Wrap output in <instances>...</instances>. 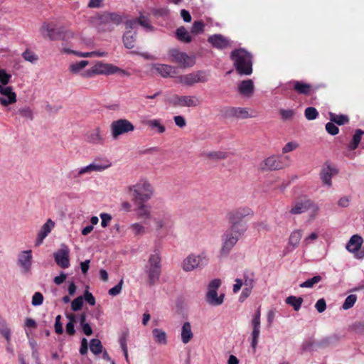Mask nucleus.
<instances>
[{
  "label": "nucleus",
  "instance_id": "nucleus-1",
  "mask_svg": "<svg viewBox=\"0 0 364 364\" xmlns=\"http://www.w3.org/2000/svg\"><path fill=\"white\" fill-rule=\"evenodd\" d=\"M236 71L241 75L252 73V55L244 48L233 50L230 55Z\"/></svg>",
  "mask_w": 364,
  "mask_h": 364
},
{
  "label": "nucleus",
  "instance_id": "nucleus-2",
  "mask_svg": "<svg viewBox=\"0 0 364 364\" xmlns=\"http://www.w3.org/2000/svg\"><path fill=\"white\" fill-rule=\"evenodd\" d=\"M245 232V228L243 225H230L222 235L220 255L223 256L228 255Z\"/></svg>",
  "mask_w": 364,
  "mask_h": 364
},
{
  "label": "nucleus",
  "instance_id": "nucleus-3",
  "mask_svg": "<svg viewBox=\"0 0 364 364\" xmlns=\"http://www.w3.org/2000/svg\"><path fill=\"white\" fill-rule=\"evenodd\" d=\"M161 257L159 252L151 253L144 267V272L147 277V283L150 286L155 285L161 274Z\"/></svg>",
  "mask_w": 364,
  "mask_h": 364
},
{
  "label": "nucleus",
  "instance_id": "nucleus-4",
  "mask_svg": "<svg viewBox=\"0 0 364 364\" xmlns=\"http://www.w3.org/2000/svg\"><path fill=\"white\" fill-rule=\"evenodd\" d=\"M255 285V274L250 271H245L243 272L240 278H236L235 279V284L232 287V291L235 294L237 293L241 289L242 287H244L239 297V301L243 302L250 296Z\"/></svg>",
  "mask_w": 364,
  "mask_h": 364
},
{
  "label": "nucleus",
  "instance_id": "nucleus-5",
  "mask_svg": "<svg viewBox=\"0 0 364 364\" xmlns=\"http://www.w3.org/2000/svg\"><path fill=\"white\" fill-rule=\"evenodd\" d=\"M157 236L163 237L171 232L174 226L171 214L166 210L159 211L151 217Z\"/></svg>",
  "mask_w": 364,
  "mask_h": 364
},
{
  "label": "nucleus",
  "instance_id": "nucleus-6",
  "mask_svg": "<svg viewBox=\"0 0 364 364\" xmlns=\"http://www.w3.org/2000/svg\"><path fill=\"white\" fill-rule=\"evenodd\" d=\"M208 262L209 257L205 252L198 254L191 253L182 261L181 268L185 272H190L203 269Z\"/></svg>",
  "mask_w": 364,
  "mask_h": 364
},
{
  "label": "nucleus",
  "instance_id": "nucleus-7",
  "mask_svg": "<svg viewBox=\"0 0 364 364\" xmlns=\"http://www.w3.org/2000/svg\"><path fill=\"white\" fill-rule=\"evenodd\" d=\"M130 194L141 202L147 201L153 195V187L146 179L139 180L135 185L127 188Z\"/></svg>",
  "mask_w": 364,
  "mask_h": 364
},
{
  "label": "nucleus",
  "instance_id": "nucleus-8",
  "mask_svg": "<svg viewBox=\"0 0 364 364\" xmlns=\"http://www.w3.org/2000/svg\"><path fill=\"white\" fill-rule=\"evenodd\" d=\"M290 165L289 156H270L264 159L259 164V168L263 171H273L282 169Z\"/></svg>",
  "mask_w": 364,
  "mask_h": 364
},
{
  "label": "nucleus",
  "instance_id": "nucleus-9",
  "mask_svg": "<svg viewBox=\"0 0 364 364\" xmlns=\"http://www.w3.org/2000/svg\"><path fill=\"white\" fill-rule=\"evenodd\" d=\"M221 285L220 279H214L208 285V290L205 295L206 301L211 306H220L224 301V294L218 295V289Z\"/></svg>",
  "mask_w": 364,
  "mask_h": 364
},
{
  "label": "nucleus",
  "instance_id": "nucleus-10",
  "mask_svg": "<svg viewBox=\"0 0 364 364\" xmlns=\"http://www.w3.org/2000/svg\"><path fill=\"white\" fill-rule=\"evenodd\" d=\"M134 130V125L127 119H119L113 121L110 124V134L113 140H117L120 136Z\"/></svg>",
  "mask_w": 364,
  "mask_h": 364
},
{
  "label": "nucleus",
  "instance_id": "nucleus-11",
  "mask_svg": "<svg viewBox=\"0 0 364 364\" xmlns=\"http://www.w3.org/2000/svg\"><path fill=\"white\" fill-rule=\"evenodd\" d=\"M171 60L178 65L181 68H191L196 64V57L188 55L177 48H171L168 51Z\"/></svg>",
  "mask_w": 364,
  "mask_h": 364
},
{
  "label": "nucleus",
  "instance_id": "nucleus-12",
  "mask_svg": "<svg viewBox=\"0 0 364 364\" xmlns=\"http://www.w3.org/2000/svg\"><path fill=\"white\" fill-rule=\"evenodd\" d=\"M253 215V211L248 207H240L230 211L228 215V220L230 225H243L245 228V230H247V225L246 223L242 222V219L246 217Z\"/></svg>",
  "mask_w": 364,
  "mask_h": 364
},
{
  "label": "nucleus",
  "instance_id": "nucleus-13",
  "mask_svg": "<svg viewBox=\"0 0 364 364\" xmlns=\"http://www.w3.org/2000/svg\"><path fill=\"white\" fill-rule=\"evenodd\" d=\"M41 32L43 37L50 40L68 38V35L65 32L63 28L58 26V24H43L41 28Z\"/></svg>",
  "mask_w": 364,
  "mask_h": 364
},
{
  "label": "nucleus",
  "instance_id": "nucleus-14",
  "mask_svg": "<svg viewBox=\"0 0 364 364\" xmlns=\"http://www.w3.org/2000/svg\"><path fill=\"white\" fill-rule=\"evenodd\" d=\"M33 255L31 250L19 252L17 257V265L22 274L28 276L31 274Z\"/></svg>",
  "mask_w": 364,
  "mask_h": 364
},
{
  "label": "nucleus",
  "instance_id": "nucleus-15",
  "mask_svg": "<svg viewBox=\"0 0 364 364\" xmlns=\"http://www.w3.org/2000/svg\"><path fill=\"white\" fill-rule=\"evenodd\" d=\"M208 80V76L204 71H196L178 77V82L186 85L193 86L196 83L205 82Z\"/></svg>",
  "mask_w": 364,
  "mask_h": 364
},
{
  "label": "nucleus",
  "instance_id": "nucleus-16",
  "mask_svg": "<svg viewBox=\"0 0 364 364\" xmlns=\"http://www.w3.org/2000/svg\"><path fill=\"white\" fill-rule=\"evenodd\" d=\"M0 104L3 107L13 105L17 101V96L11 86L0 85Z\"/></svg>",
  "mask_w": 364,
  "mask_h": 364
},
{
  "label": "nucleus",
  "instance_id": "nucleus-17",
  "mask_svg": "<svg viewBox=\"0 0 364 364\" xmlns=\"http://www.w3.org/2000/svg\"><path fill=\"white\" fill-rule=\"evenodd\" d=\"M173 103L180 107H196L201 105V100L195 95H176L173 98Z\"/></svg>",
  "mask_w": 364,
  "mask_h": 364
},
{
  "label": "nucleus",
  "instance_id": "nucleus-18",
  "mask_svg": "<svg viewBox=\"0 0 364 364\" xmlns=\"http://www.w3.org/2000/svg\"><path fill=\"white\" fill-rule=\"evenodd\" d=\"M85 141L92 145H104L105 137L100 127H95L89 130L85 134Z\"/></svg>",
  "mask_w": 364,
  "mask_h": 364
},
{
  "label": "nucleus",
  "instance_id": "nucleus-19",
  "mask_svg": "<svg viewBox=\"0 0 364 364\" xmlns=\"http://www.w3.org/2000/svg\"><path fill=\"white\" fill-rule=\"evenodd\" d=\"M137 31H139L137 24H126L123 43L127 48L131 49L134 47Z\"/></svg>",
  "mask_w": 364,
  "mask_h": 364
},
{
  "label": "nucleus",
  "instance_id": "nucleus-20",
  "mask_svg": "<svg viewBox=\"0 0 364 364\" xmlns=\"http://www.w3.org/2000/svg\"><path fill=\"white\" fill-rule=\"evenodd\" d=\"M70 250L67 245L63 244L60 248L54 252L53 256L56 264L62 268H68L70 265Z\"/></svg>",
  "mask_w": 364,
  "mask_h": 364
},
{
  "label": "nucleus",
  "instance_id": "nucleus-21",
  "mask_svg": "<svg viewBox=\"0 0 364 364\" xmlns=\"http://www.w3.org/2000/svg\"><path fill=\"white\" fill-rule=\"evenodd\" d=\"M208 41L214 48L219 50H223L233 46L232 41L220 34H214L210 36L208 38Z\"/></svg>",
  "mask_w": 364,
  "mask_h": 364
},
{
  "label": "nucleus",
  "instance_id": "nucleus-22",
  "mask_svg": "<svg viewBox=\"0 0 364 364\" xmlns=\"http://www.w3.org/2000/svg\"><path fill=\"white\" fill-rule=\"evenodd\" d=\"M96 75H112L118 72L124 73V71L122 70L119 68L109 63H104L102 62H97L93 66Z\"/></svg>",
  "mask_w": 364,
  "mask_h": 364
},
{
  "label": "nucleus",
  "instance_id": "nucleus-23",
  "mask_svg": "<svg viewBox=\"0 0 364 364\" xmlns=\"http://www.w3.org/2000/svg\"><path fill=\"white\" fill-rule=\"evenodd\" d=\"M101 20L104 23H132L124 13L105 12L101 16Z\"/></svg>",
  "mask_w": 364,
  "mask_h": 364
},
{
  "label": "nucleus",
  "instance_id": "nucleus-24",
  "mask_svg": "<svg viewBox=\"0 0 364 364\" xmlns=\"http://www.w3.org/2000/svg\"><path fill=\"white\" fill-rule=\"evenodd\" d=\"M363 243V239L359 235H353L351 236L348 242L346 245V250L354 255L355 258L356 259V255H358L361 251H360L362 245Z\"/></svg>",
  "mask_w": 364,
  "mask_h": 364
},
{
  "label": "nucleus",
  "instance_id": "nucleus-25",
  "mask_svg": "<svg viewBox=\"0 0 364 364\" xmlns=\"http://www.w3.org/2000/svg\"><path fill=\"white\" fill-rule=\"evenodd\" d=\"M54 227L55 223L51 219H48L37 234L35 245L40 246L43 244L44 239L50 234Z\"/></svg>",
  "mask_w": 364,
  "mask_h": 364
},
{
  "label": "nucleus",
  "instance_id": "nucleus-26",
  "mask_svg": "<svg viewBox=\"0 0 364 364\" xmlns=\"http://www.w3.org/2000/svg\"><path fill=\"white\" fill-rule=\"evenodd\" d=\"M302 237V231L296 229L293 230L289 237L288 246L284 250V254L287 255L289 252L295 250L299 245L301 239Z\"/></svg>",
  "mask_w": 364,
  "mask_h": 364
},
{
  "label": "nucleus",
  "instance_id": "nucleus-27",
  "mask_svg": "<svg viewBox=\"0 0 364 364\" xmlns=\"http://www.w3.org/2000/svg\"><path fill=\"white\" fill-rule=\"evenodd\" d=\"M142 123L151 131L158 134H162L166 132V127L163 123V120L161 119H144Z\"/></svg>",
  "mask_w": 364,
  "mask_h": 364
},
{
  "label": "nucleus",
  "instance_id": "nucleus-28",
  "mask_svg": "<svg viewBox=\"0 0 364 364\" xmlns=\"http://www.w3.org/2000/svg\"><path fill=\"white\" fill-rule=\"evenodd\" d=\"M238 92L245 97H250L255 92V85L252 80H245L239 82L237 85Z\"/></svg>",
  "mask_w": 364,
  "mask_h": 364
},
{
  "label": "nucleus",
  "instance_id": "nucleus-29",
  "mask_svg": "<svg viewBox=\"0 0 364 364\" xmlns=\"http://www.w3.org/2000/svg\"><path fill=\"white\" fill-rule=\"evenodd\" d=\"M152 69L163 77H174L176 73L173 66L166 64H154Z\"/></svg>",
  "mask_w": 364,
  "mask_h": 364
},
{
  "label": "nucleus",
  "instance_id": "nucleus-30",
  "mask_svg": "<svg viewBox=\"0 0 364 364\" xmlns=\"http://www.w3.org/2000/svg\"><path fill=\"white\" fill-rule=\"evenodd\" d=\"M226 115L228 117L240 119H247L252 117V115L250 114L249 109L243 107H230L228 109Z\"/></svg>",
  "mask_w": 364,
  "mask_h": 364
},
{
  "label": "nucleus",
  "instance_id": "nucleus-31",
  "mask_svg": "<svg viewBox=\"0 0 364 364\" xmlns=\"http://www.w3.org/2000/svg\"><path fill=\"white\" fill-rule=\"evenodd\" d=\"M94 172H101L109 168L112 163L106 158H99L90 163Z\"/></svg>",
  "mask_w": 364,
  "mask_h": 364
},
{
  "label": "nucleus",
  "instance_id": "nucleus-32",
  "mask_svg": "<svg viewBox=\"0 0 364 364\" xmlns=\"http://www.w3.org/2000/svg\"><path fill=\"white\" fill-rule=\"evenodd\" d=\"M181 341L184 344L189 343L193 338V333L192 332L191 325L190 322H185L181 327Z\"/></svg>",
  "mask_w": 364,
  "mask_h": 364
},
{
  "label": "nucleus",
  "instance_id": "nucleus-33",
  "mask_svg": "<svg viewBox=\"0 0 364 364\" xmlns=\"http://www.w3.org/2000/svg\"><path fill=\"white\" fill-rule=\"evenodd\" d=\"M132 234L136 237H141L146 234L147 228L140 223H134L129 226Z\"/></svg>",
  "mask_w": 364,
  "mask_h": 364
},
{
  "label": "nucleus",
  "instance_id": "nucleus-34",
  "mask_svg": "<svg viewBox=\"0 0 364 364\" xmlns=\"http://www.w3.org/2000/svg\"><path fill=\"white\" fill-rule=\"evenodd\" d=\"M151 333L156 343L162 346L167 344V336L164 331L161 328H154Z\"/></svg>",
  "mask_w": 364,
  "mask_h": 364
},
{
  "label": "nucleus",
  "instance_id": "nucleus-35",
  "mask_svg": "<svg viewBox=\"0 0 364 364\" xmlns=\"http://www.w3.org/2000/svg\"><path fill=\"white\" fill-rule=\"evenodd\" d=\"M333 175V169L330 166H327L322 169L320 173L321 179L323 183L328 186L331 187L332 185L331 178Z\"/></svg>",
  "mask_w": 364,
  "mask_h": 364
},
{
  "label": "nucleus",
  "instance_id": "nucleus-36",
  "mask_svg": "<svg viewBox=\"0 0 364 364\" xmlns=\"http://www.w3.org/2000/svg\"><path fill=\"white\" fill-rule=\"evenodd\" d=\"M88 65L87 60L72 63L68 66V71L73 75L81 74L84 68Z\"/></svg>",
  "mask_w": 364,
  "mask_h": 364
},
{
  "label": "nucleus",
  "instance_id": "nucleus-37",
  "mask_svg": "<svg viewBox=\"0 0 364 364\" xmlns=\"http://www.w3.org/2000/svg\"><path fill=\"white\" fill-rule=\"evenodd\" d=\"M176 35L181 42L188 43L192 41L191 33H189L183 26H181L176 30Z\"/></svg>",
  "mask_w": 364,
  "mask_h": 364
},
{
  "label": "nucleus",
  "instance_id": "nucleus-38",
  "mask_svg": "<svg viewBox=\"0 0 364 364\" xmlns=\"http://www.w3.org/2000/svg\"><path fill=\"white\" fill-rule=\"evenodd\" d=\"M0 333L9 343L11 341V330L6 321L1 317H0Z\"/></svg>",
  "mask_w": 364,
  "mask_h": 364
},
{
  "label": "nucleus",
  "instance_id": "nucleus-39",
  "mask_svg": "<svg viewBox=\"0 0 364 364\" xmlns=\"http://www.w3.org/2000/svg\"><path fill=\"white\" fill-rule=\"evenodd\" d=\"M294 87L298 93L303 95H309L311 90V85L300 81H295Z\"/></svg>",
  "mask_w": 364,
  "mask_h": 364
},
{
  "label": "nucleus",
  "instance_id": "nucleus-40",
  "mask_svg": "<svg viewBox=\"0 0 364 364\" xmlns=\"http://www.w3.org/2000/svg\"><path fill=\"white\" fill-rule=\"evenodd\" d=\"M286 303L291 306L295 311H299L303 303V299L301 297H296L294 296H289L286 299Z\"/></svg>",
  "mask_w": 364,
  "mask_h": 364
},
{
  "label": "nucleus",
  "instance_id": "nucleus-41",
  "mask_svg": "<svg viewBox=\"0 0 364 364\" xmlns=\"http://www.w3.org/2000/svg\"><path fill=\"white\" fill-rule=\"evenodd\" d=\"M204 156L213 160L225 159L228 156L227 152L221 150L206 151L204 153Z\"/></svg>",
  "mask_w": 364,
  "mask_h": 364
},
{
  "label": "nucleus",
  "instance_id": "nucleus-42",
  "mask_svg": "<svg viewBox=\"0 0 364 364\" xmlns=\"http://www.w3.org/2000/svg\"><path fill=\"white\" fill-rule=\"evenodd\" d=\"M329 118L331 122H333L334 124H337L338 125L345 124L346 123L348 122L349 120L346 115H338L332 112L329 113Z\"/></svg>",
  "mask_w": 364,
  "mask_h": 364
},
{
  "label": "nucleus",
  "instance_id": "nucleus-43",
  "mask_svg": "<svg viewBox=\"0 0 364 364\" xmlns=\"http://www.w3.org/2000/svg\"><path fill=\"white\" fill-rule=\"evenodd\" d=\"M309 202L306 203H297L290 210L291 214H301L308 210Z\"/></svg>",
  "mask_w": 364,
  "mask_h": 364
},
{
  "label": "nucleus",
  "instance_id": "nucleus-44",
  "mask_svg": "<svg viewBox=\"0 0 364 364\" xmlns=\"http://www.w3.org/2000/svg\"><path fill=\"white\" fill-rule=\"evenodd\" d=\"M319 235L316 231H314L306 235L303 240V246L305 247H309L311 244H314L316 240L318 238Z\"/></svg>",
  "mask_w": 364,
  "mask_h": 364
},
{
  "label": "nucleus",
  "instance_id": "nucleus-45",
  "mask_svg": "<svg viewBox=\"0 0 364 364\" xmlns=\"http://www.w3.org/2000/svg\"><path fill=\"white\" fill-rule=\"evenodd\" d=\"M259 336L260 327L252 328L251 333V346L254 350H255L257 347Z\"/></svg>",
  "mask_w": 364,
  "mask_h": 364
},
{
  "label": "nucleus",
  "instance_id": "nucleus-46",
  "mask_svg": "<svg viewBox=\"0 0 364 364\" xmlns=\"http://www.w3.org/2000/svg\"><path fill=\"white\" fill-rule=\"evenodd\" d=\"M364 134V132L361 129H357L353 136V141L350 144V149L352 150L355 149L362 138V136Z\"/></svg>",
  "mask_w": 364,
  "mask_h": 364
},
{
  "label": "nucleus",
  "instance_id": "nucleus-47",
  "mask_svg": "<svg viewBox=\"0 0 364 364\" xmlns=\"http://www.w3.org/2000/svg\"><path fill=\"white\" fill-rule=\"evenodd\" d=\"M90 350L95 355L100 354L102 352V345L100 340L92 339L90 346Z\"/></svg>",
  "mask_w": 364,
  "mask_h": 364
},
{
  "label": "nucleus",
  "instance_id": "nucleus-48",
  "mask_svg": "<svg viewBox=\"0 0 364 364\" xmlns=\"http://www.w3.org/2000/svg\"><path fill=\"white\" fill-rule=\"evenodd\" d=\"M321 280V277L319 275L314 276V277L307 279L304 282L299 284L301 288H311L316 284L318 283Z\"/></svg>",
  "mask_w": 364,
  "mask_h": 364
},
{
  "label": "nucleus",
  "instance_id": "nucleus-49",
  "mask_svg": "<svg viewBox=\"0 0 364 364\" xmlns=\"http://www.w3.org/2000/svg\"><path fill=\"white\" fill-rule=\"evenodd\" d=\"M356 301H357L356 295L355 294H350V295H349V296H348L346 297L344 303L343 304L342 308L344 310L349 309H350L351 307L353 306V305L355 304Z\"/></svg>",
  "mask_w": 364,
  "mask_h": 364
},
{
  "label": "nucleus",
  "instance_id": "nucleus-50",
  "mask_svg": "<svg viewBox=\"0 0 364 364\" xmlns=\"http://www.w3.org/2000/svg\"><path fill=\"white\" fill-rule=\"evenodd\" d=\"M261 311L260 309H257L251 320V326L252 328H257L261 326Z\"/></svg>",
  "mask_w": 364,
  "mask_h": 364
},
{
  "label": "nucleus",
  "instance_id": "nucleus-51",
  "mask_svg": "<svg viewBox=\"0 0 364 364\" xmlns=\"http://www.w3.org/2000/svg\"><path fill=\"white\" fill-rule=\"evenodd\" d=\"M299 147V144L296 141H291L287 143L282 148V154H287L289 152L296 150Z\"/></svg>",
  "mask_w": 364,
  "mask_h": 364
},
{
  "label": "nucleus",
  "instance_id": "nucleus-52",
  "mask_svg": "<svg viewBox=\"0 0 364 364\" xmlns=\"http://www.w3.org/2000/svg\"><path fill=\"white\" fill-rule=\"evenodd\" d=\"M304 114L308 120H314L318 117V112L314 107H309L305 109Z\"/></svg>",
  "mask_w": 364,
  "mask_h": 364
},
{
  "label": "nucleus",
  "instance_id": "nucleus-53",
  "mask_svg": "<svg viewBox=\"0 0 364 364\" xmlns=\"http://www.w3.org/2000/svg\"><path fill=\"white\" fill-rule=\"evenodd\" d=\"M11 78V75L7 73L5 70L0 68V85H4V86L8 85Z\"/></svg>",
  "mask_w": 364,
  "mask_h": 364
},
{
  "label": "nucleus",
  "instance_id": "nucleus-54",
  "mask_svg": "<svg viewBox=\"0 0 364 364\" xmlns=\"http://www.w3.org/2000/svg\"><path fill=\"white\" fill-rule=\"evenodd\" d=\"M279 114L283 120H289L294 117L295 112L293 109H281L279 110Z\"/></svg>",
  "mask_w": 364,
  "mask_h": 364
},
{
  "label": "nucleus",
  "instance_id": "nucleus-55",
  "mask_svg": "<svg viewBox=\"0 0 364 364\" xmlns=\"http://www.w3.org/2000/svg\"><path fill=\"white\" fill-rule=\"evenodd\" d=\"M100 217L101 218V226L103 228H107L112 219V216L107 213H100Z\"/></svg>",
  "mask_w": 364,
  "mask_h": 364
},
{
  "label": "nucleus",
  "instance_id": "nucleus-56",
  "mask_svg": "<svg viewBox=\"0 0 364 364\" xmlns=\"http://www.w3.org/2000/svg\"><path fill=\"white\" fill-rule=\"evenodd\" d=\"M37 323L36 321L31 318H26L24 323V329L28 337H29L28 328H36Z\"/></svg>",
  "mask_w": 364,
  "mask_h": 364
},
{
  "label": "nucleus",
  "instance_id": "nucleus-57",
  "mask_svg": "<svg viewBox=\"0 0 364 364\" xmlns=\"http://www.w3.org/2000/svg\"><path fill=\"white\" fill-rule=\"evenodd\" d=\"M138 213L139 216L141 218H151L150 210L145 205L139 206Z\"/></svg>",
  "mask_w": 364,
  "mask_h": 364
},
{
  "label": "nucleus",
  "instance_id": "nucleus-58",
  "mask_svg": "<svg viewBox=\"0 0 364 364\" xmlns=\"http://www.w3.org/2000/svg\"><path fill=\"white\" fill-rule=\"evenodd\" d=\"M351 329L357 334L364 335V322L358 321L351 326Z\"/></svg>",
  "mask_w": 364,
  "mask_h": 364
},
{
  "label": "nucleus",
  "instance_id": "nucleus-59",
  "mask_svg": "<svg viewBox=\"0 0 364 364\" xmlns=\"http://www.w3.org/2000/svg\"><path fill=\"white\" fill-rule=\"evenodd\" d=\"M83 305V298L82 296H78L71 303V309L74 311H79Z\"/></svg>",
  "mask_w": 364,
  "mask_h": 364
},
{
  "label": "nucleus",
  "instance_id": "nucleus-60",
  "mask_svg": "<svg viewBox=\"0 0 364 364\" xmlns=\"http://www.w3.org/2000/svg\"><path fill=\"white\" fill-rule=\"evenodd\" d=\"M43 296L41 292H36L32 296L31 304L33 306H40L43 304Z\"/></svg>",
  "mask_w": 364,
  "mask_h": 364
},
{
  "label": "nucleus",
  "instance_id": "nucleus-61",
  "mask_svg": "<svg viewBox=\"0 0 364 364\" xmlns=\"http://www.w3.org/2000/svg\"><path fill=\"white\" fill-rule=\"evenodd\" d=\"M326 129L327 132L331 135H336L338 133L339 129L332 122H328L326 124Z\"/></svg>",
  "mask_w": 364,
  "mask_h": 364
},
{
  "label": "nucleus",
  "instance_id": "nucleus-62",
  "mask_svg": "<svg viewBox=\"0 0 364 364\" xmlns=\"http://www.w3.org/2000/svg\"><path fill=\"white\" fill-rule=\"evenodd\" d=\"M23 58L31 63H34L38 60V57L31 51L26 50L23 53Z\"/></svg>",
  "mask_w": 364,
  "mask_h": 364
},
{
  "label": "nucleus",
  "instance_id": "nucleus-63",
  "mask_svg": "<svg viewBox=\"0 0 364 364\" xmlns=\"http://www.w3.org/2000/svg\"><path fill=\"white\" fill-rule=\"evenodd\" d=\"M308 210L311 218H314L319 213V206L317 204H308Z\"/></svg>",
  "mask_w": 364,
  "mask_h": 364
},
{
  "label": "nucleus",
  "instance_id": "nucleus-64",
  "mask_svg": "<svg viewBox=\"0 0 364 364\" xmlns=\"http://www.w3.org/2000/svg\"><path fill=\"white\" fill-rule=\"evenodd\" d=\"M18 112L21 117L28 119H33V112L29 107H23Z\"/></svg>",
  "mask_w": 364,
  "mask_h": 364
}]
</instances>
